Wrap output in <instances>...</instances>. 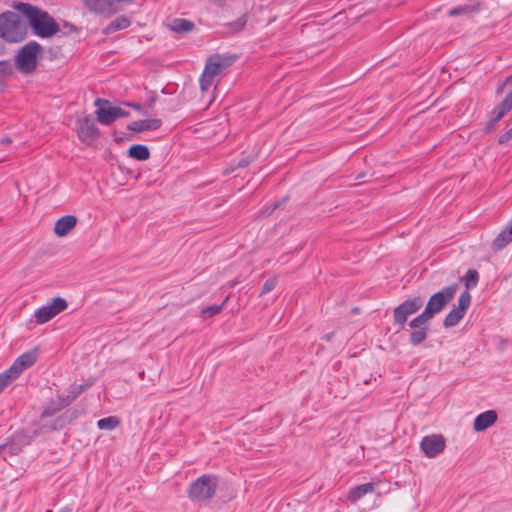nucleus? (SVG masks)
<instances>
[{"instance_id":"423d86ee","label":"nucleus","mask_w":512,"mask_h":512,"mask_svg":"<svg viewBox=\"0 0 512 512\" xmlns=\"http://www.w3.org/2000/svg\"><path fill=\"white\" fill-rule=\"evenodd\" d=\"M41 51V46L37 42L26 44L17 54L16 65L23 73L33 71L37 64V59Z\"/></svg>"},{"instance_id":"bb28decb","label":"nucleus","mask_w":512,"mask_h":512,"mask_svg":"<svg viewBox=\"0 0 512 512\" xmlns=\"http://www.w3.org/2000/svg\"><path fill=\"white\" fill-rule=\"evenodd\" d=\"M120 421L116 416L101 418L97 421V427L100 430H113L119 425Z\"/></svg>"},{"instance_id":"c756f323","label":"nucleus","mask_w":512,"mask_h":512,"mask_svg":"<svg viewBox=\"0 0 512 512\" xmlns=\"http://www.w3.org/2000/svg\"><path fill=\"white\" fill-rule=\"evenodd\" d=\"M494 113H495V115L487 122V124L485 126L486 132L492 131L495 128L498 121L505 115L498 108H495Z\"/></svg>"},{"instance_id":"58836bf2","label":"nucleus","mask_w":512,"mask_h":512,"mask_svg":"<svg viewBox=\"0 0 512 512\" xmlns=\"http://www.w3.org/2000/svg\"><path fill=\"white\" fill-rule=\"evenodd\" d=\"M512 139V128L499 137V143H505Z\"/></svg>"},{"instance_id":"9d476101","label":"nucleus","mask_w":512,"mask_h":512,"mask_svg":"<svg viewBox=\"0 0 512 512\" xmlns=\"http://www.w3.org/2000/svg\"><path fill=\"white\" fill-rule=\"evenodd\" d=\"M77 134L80 141L92 145L99 137V130L91 117L86 116L78 120Z\"/></svg>"},{"instance_id":"a211bd4d","label":"nucleus","mask_w":512,"mask_h":512,"mask_svg":"<svg viewBox=\"0 0 512 512\" xmlns=\"http://www.w3.org/2000/svg\"><path fill=\"white\" fill-rule=\"evenodd\" d=\"M512 242V226H506L492 241L491 249L498 252Z\"/></svg>"},{"instance_id":"f3484780","label":"nucleus","mask_w":512,"mask_h":512,"mask_svg":"<svg viewBox=\"0 0 512 512\" xmlns=\"http://www.w3.org/2000/svg\"><path fill=\"white\" fill-rule=\"evenodd\" d=\"M162 125V121L158 118L143 119L133 121L128 125V129L134 132H143L156 130Z\"/></svg>"},{"instance_id":"49530a36","label":"nucleus","mask_w":512,"mask_h":512,"mask_svg":"<svg viewBox=\"0 0 512 512\" xmlns=\"http://www.w3.org/2000/svg\"><path fill=\"white\" fill-rule=\"evenodd\" d=\"M4 446L3 445H0V453L2 452Z\"/></svg>"},{"instance_id":"ea45409f","label":"nucleus","mask_w":512,"mask_h":512,"mask_svg":"<svg viewBox=\"0 0 512 512\" xmlns=\"http://www.w3.org/2000/svg\"><path fill=\"white\" fill-rule=\"evenodd\" d=\"M512 84V75L507 77L503 85L498 88V93H501L506 85Z\"/></svg>"},{"instance_id":"e433bc0d","label":"nucleus","mask_w":512,"mask_h":512,"mask_svg":"<svg viewBox=\"0 0 512 512\" xmlns=\"http://www.w3.org/2000/svg\"><path fill=\"white\" fill-rule=\"evenodd\" d=\"M246 24V19L244 17H241L237 19L234 23L231 24L234 31L238 32L243 29V27Z\"/></svg>"},{"instance_id":"a19ab883","label":"nucleus","mask_w":512,"mask_h":512,"mask_svg":"<svg viewBox=\"0 0 512 512\" xmlns=\"http://www.w3.org/2000/svg\"><path fill=\"white\" fill-rule=\"evenodd\" d=\"M59 512H73V508L69 505L62 507Z\"/></svg>"},{"instance_id":"c03bdc74","label":"nucleus","mask_w":512,"mask_h":512,"mask_svg":"<svg viewBox=\"0 0 512 512\" xmlns=\"http://www.w3.org/2000/svg\"><path fill=\"white\" fill-rule=\"evenodd\" d=\"M371 380H372V377L369 380H364V384H366V385L369 384L371 382Z\"/></svg>"},{"instance_id":"37998d69","label":"nucleus","mask_w":512,"mask_h":512,"mask_svg":"<svg viewBox=\"0 0 512 512\" xmlns=\"http://www.w3.org/2000/svg\"><path fill=\"white\" fill-rule=\"evenodd\" d=\"M248 164H249V161H248V160H243V161H241V162L239 163V165H238V166H239V167H245V166H247Z\"/></svg>"},{"instance_id":"cd10ccee","label":"nucleus","mask_w":512,"mask_h":512,"mask_svg":"<svg viewBox=\"0 0 512 512\" xmlns=\"http://www.w3.org/2000/svg\"><path fill=\"white\" fill-rule=\"evenodd\" d=\"M65 407H60V400L56 397V399L51 400L49 404L45 407L42 412L43 416L49 417L64 409Z\"/></svg>"},{"instance_id":"f257e3e1","label":"nucleus","mask_w":512,"mask_h":512,"mask_svg":"<svg viewBox=\"0 0 512 512\" xmlns=\"http://www.w3.org/2000/svg\"><path fill=\"white\" fill-rule=\"evenodd\" d=\"M14 8L27 18L36 35L46 38L53 36L59 31L57 23L46 11L21 2L15 4Z\"/></svg>"},{"instance_id":"7c9ffc66","label":"nucleus","mask_w":512,"mask_h":512,"mask_svg":"<svg viewBox=\"0 0 512 512\" xmlns=\"http://www.w3.org/2000/svg\"><path fill=\"white\" fill-rule=\"evenodd\" d=\"M11 73V66L9 63L1 61L0 62V91L3 88V84L7 76Z\"/></svg>"},{"instance_id":"9b49d317","label":"nucleus","mask_w":512,"mask_h":512,"mask_svg":"<svg viewBox=\"0 0 512 512\" xmlns=\"http://www.w3.org/2000/svg\"><path fill=\"white\" fill-rule=\"evenodd\" d=\"M420 447L427 457L433 458L444 450L445 439L442 435L438 434L428 435L423 437Z\"/></svg>"},{"instance_id":"aec40b11","label":"nucleus","mask_w":512,"mask_h":512,"mask_svg":"<svg viewBox=\"0 0 512 512\" xmlns=\"http://www.w3.org/2000/svg\"><path fill=\"white\" fill-rule=\"evenodd\" d=\"M131 20L126 16L117 17L104 30L103 33L110 34L130 26Z\"/></svg>"},{"instance_id":"f704fd0d","label":"nucleus","mask_w":512,"mask_h":512,"mask_svg":"<svg viewBox=\"0 0 512 512\" xmlns=\"http://www.w3.org/2000/svg\"><path fill=\"white\" fill-rule=\"evenodd\" d=\"M78 222V218L74 215H65L56 220L55 224H76Z\"/></svg>"},{"instance_id":"0eeeda50","label":"nucleus","mask_w":512,"mask_h":512,"mask_svg":"<svg viewBox=\"0 0 512 512\" xmlns=\"http://www.w3.org/2000/svg\"><path fill=\"white\" fill-rule=\"evenodd\" d=\"M97 107V120L103 125H110L118 118L128 116V113L120 107L112 106L107 100L97 99L95 101Z\"/></svg>"},{"instance_id":"f8f14e48","label":"nucleus","mask_w":512,"mask_h":512,"mask_svg":"<svg viewBox=\"0 0 512 512\" xmlns=\"http://www.w3.org/2000/svg\"><path fill=\"white\" fill-rule=\"evenodd\" d=\"M37 361L36 351H27L18 356L13 364L7 369L16 379L27 368L33 366Z\"/></svg>"},{"instance_id":"ddd939ff","label":"nucleus","mask_w":512,"mask_h":512,"mask_svg":"<svg viewBox=\"0 0 512 512\" xmlns=\"http://www.w3.org/2000/svg\"><path fill=\"white\" fill-rule=\"evenodd\" d=\"M88 387L89 384H72L65 393H58L57 398L60 400V407H68Z\"/></svg>"},{"instance_id":"79ce46f5","label":"nucleus","mask_w":512,"mask_h":512,"mask_svg":"<svg viewBox=\"0 0 512 512\" xmlns=\"http://www.w3.org/2000/svg\"><path fill=\"white\" fill-rule=\"evenodd\" d=\"M10 142H11V139H10V138H3V139L0 141V143H1L2 145H7V144H9Z\"/></svg>"},{"instance_id":"412c9836","label":"nucleus","mask_w":512,"mask_h":512,"mask_svg":"<svg viewBox=\"0 0 512 512\" xmlns=\"http://www.w3.org/2000/svg\"><path fill=\"white\" fill-rule=\"evenodd\" d=\"M128 155L136 160L145 161L150 157V152L147 146L136 144L129 148Z\"/></svg>"},{"instance_id":"6e6552de","label":"nucleus","mask_w":512,"mask_h":512,"mask_svg":"<svg viewBox=\"0 0 512 512\" xmlns=\"http://www.w3.org/2000/svg\"><path fill=\"white\" fill-rule=\"evenodd\" d=\"M471 294L469 291L464 290L457 301V307H454L444 318L443 326L445 328H451L456 326L462 318L465 316L468 308L471 305Z\"/></svg>"},{"instance_id":"c85d7f7f","label":"nucleus","mask_w":512,"mask_h":512,"mask_svg":"<svg viewBox=\"0 0 512 512\" xmlns=\"http://www.w3.org/2000/svg\"><path fill=\"white\" fill-rule=\"evenodd\" d=\"M284 202H285V199H283L281 202L274 203L273 205L268 206L265 209H263L261 211V220H264L268 215H270L274 212L279 214V211L281 210V207Z\"/></svg>"},{"instance_id":"f03ea898","label":"nucleus","mask_w":512,"mask_h":512,"mask_svg":"<svg viewBox=\"0 0 512 512\" xmlns=\"http://www.w3.org/2000/svg\"><path fill=\"white\" fill-rule=\"evenodd\" d=\"M457 289V284H451L432 294L428 299L424 310L411 320V325L417 326L419 324H423L424 322H428L436 314L441 312L443 308L452 301Z\"/></svg>"},{"instance_id":"20e7f679","label":"nucleus","mask_w":512,"mask_h":512,"mask_svg":"<svg viewBox=\"0 0 512 512\" xmlns=\"http://www.w3.org/2000/svg\"><path fill=\"white\" fill-rule=\"evenodd\" d=\"M27 27L17 13L7 11L0 14V37L9 42H20L24 39Z\"/></svg>"},{"instance_id":"4468645a","label":"nucleus","mask_w":512,"mask_h":512,"mask_svg":"<svg viewBox=\"0 0 512 512\" xmlns=\"http://www.w3.org/2000/svg\"><path fill=\"white\" fill-rule=\"evenodd\" d=\"M497 421V413L494 410H487L476 416L473 428L477 432H482L491 427Z\"/></svg>"},{"instance_id":"5701e85b","label":"nucleus","mask_w":512,"mask_h":512,"mask_svg":"<svg viewBox=\"0 0 512 512\" xmlns=\"http://www.w3.org/2000/svg\"><path fill=\"white\" fill-rule=\"evenodd\" d=\"M169 27L176 33H186L193 29L194 24L186 19H175L171 22Z\"/></svg>"},{"instance_id":"c9c22d12","label":"nucleus","mask_w":512,"mask_h":512,"mask_svg":"<svg viewBox=\"0 0 512 512\" xmlns=\"http://www.w3.org/2000/svg\"><path fill=\"white\" fill-rule=\"evenodd\" d=\"M75 226H54V232L57 236L63 237L67 235Z\"/></svg>"},{"instance_id":"393cba45","label":"nucleus","mask_w":512,"mask_h":512,"mask_svg":"<svg viewBox=\"0 0 512 512\" xmlns=\"http://www.w3.org/2000/svg\"><path fill=\"white\" fill-rule=\"evenodd\" d=\"M229 297L227 296L224 301L219 305H210L207 307H202L200 310L201 316L206 319L207 317H213L221 312L223 307L226 305Z\"/></svg>"},{"instance_id":"a18cd8bd","label":"nucleus","mask_w":512,"mask_h":512,"mask_svg":"<svg viewBox=\"0 0 512 512\" xmlns=\"http://www.w3.org/2000/svg\"><path fill=\"white\" fill-rule=\"evenodd\" d=\"M133 107H134L135 109H137V110H139V109H140V106H139L138 104H134V105H133Z\"/></svg>"},{"instance_id":"39448f33","label":"nucleus","mask_w":512,"mask_h":512,"mask_svg":"<svg viewBox=\"0 0 512 512\" xmlns=\"http://www.w3.org/2000/svg\"><path fill=\"white\" fill-rule=\"evenodd\" d=\"M234 62V57L229 55L215 54L206 61L204 71L200 78V87L203 92L207 91L213 84L214 79Z\"/></svg>"},{"instance_id":"4c0bfd02","label":"nucleus","mask_w":512,"mask_h":512,"mask_svg":"<svg viewBox=\"0 0 512 512\" xmlns=\"http://www.w3.org/2000/svg\"><path fill=\"white\" fill-rule=\"evenodd\" d=\"M464 13H466L464 6L455 7L449 11L450 16H458Z\"/></svg>"},{"instance_id":"2eb2a0df","label":"nucleus","mask_w":512,"mask_h":512,"mask_svg":"<svg viewBox=\"0 0 512 512\" xmlns=\"http://www.w3.org/2000/svg\"><path fill=\"white\" fill-rule=\"evenodd\" d=\"M85 6L98 14H113L116 12L114 4L110 0H83Z\"/></svg>"},{"instance_id":"473e14b6","label":"nucleus","mask_w":512,"mask_h":512,"mask_svg":"<svg viewBox=\"0 0 512 512\" xmlns=\"http://www.w3.org/2000/svg\"><path fill=\"white\" fill-rule=\"evenodd\" d=\"M500 111L506 114L508 111L512 109V91L505 97V99L501 102L499 106H497Z\"/></svg>"},{"instance_id":"72a5a7b5","label":"nucleus","mask_w":512,"mask_h":512,"mask_svg":"<svg viewBox=\"0 0 512 512\" xmlns=\"http://www.w3.org/2000/svg\"><path fill=\"white\" fill-rule=\"evenodd\" d=\"M276 279L275 278H269L267 279L263 286L260 295H265L269 292H271L276 287Z\"/></svg>"},{"instance_id":"1a4fd4ad","label":"nucleus","mask_w":512,"mask_h":512,"mask_svg":"<svg viewBox=\"0 0 512 512\" xmlns=\"http://www.w3.org/2000/svg\"><path fill=\"white\" fill-rule=\"evenodd\" d=\"M68 306L67 301L62 297H55L51 303L43 305L35 310L34 317L37 324H44L64 311Z\"/></svg>"},{"instance_id":"6ab92c4d","label":"nucleus","mask_w":512,"mask_h":512,"mask_svg":"<svg viewBox=\"0 0 512 512\" xmlns=\"http://www.w3.org/2000/svg\"><path fill=\"white\" fill-rule=\"evenodd\" d=\"M374 491V483L368 482L361 485H357L350 489L348 494V500L352 503H356L365 495Z\"/></svg>"},{"instance_id":"7ed1b4c3","label":"nucleus","mask_w":512,"mask_h":512,"mask_svg":"<svg viewBox=\"0 0 512 512\" xmlns=\"http://www.w3.org/2000/svg\"><path fill=\"white\" fill-rule=\"evenodd\" d=\"M217 487L218 476L203 474L189 484L187 495L192 502L208 501L215 496Z\"/></svg>"},{"instance_id":"dca6fc26","label":"nucleus","mask_w":512,"mask_h":512,"mask_svg":"<svg viewBox=\"0 0 512 512\" xmlns=\"http://www.w3.org/2000/svg\"><path fill=\"white\" fill-rule=\"evenodd\" d=\"M408 325L412 329V332L409 336L410 344L413 346L422 344L428 336V322H424L423 324H419L417 326H412L410 321Z\"/></svg>"},{"instance_id":"b1692460","label":"nucleus","mask_w":512,"mask_h":512,"mask_svg":"<svg viewBox=\"0 0 512 512\" xmlns=\"http://www.w3.org/2000/svg\"><path fill=\"white\" fill-rule=\"evenodd\" d=\"M424 299L421 296L408 298L400 304L406 308L407 311L414 314L423 306Z\"/></svg>"},{"instance_id":"4be33fe9","label":"nucleus","mask_w":512,"mask_h":512,"mask_svg":"<svg viewBox=\"0 0 512 512\" xmlns=\"http://www.w3.org/2000/svg\"><path fill=\"white\" fill-rule=\"evenodd\" d=\"M409 311L406 310L404 306L399 304L397 307H395L393 311V318L395 324L399 325L401 329L404 328L405 324L407 323L408 317L411 315Z\"/></svg>"},{"instance_id":"2f4dec72","label":"nucleus","mask_w":512,"mask_h":512,"mask_svg":"<svg viewBox=\"0 0 512 512\" xmlns=\"http://www.w3.org/2000/svg\"><path fill=\"white\" fill-rule=\"evenodd\" d=\"M466 13L480 12L483 9L482 3L478 0H470L464 5Z\"/></svg>"},{"instance_id":"a878e982","label":"nucleus","mask_w":512,"mask_h":512,"mask_svg":"<svg viewBox=\"0 0 512 512\" xmlns=\"http://www.w3.org/2000/svg\"><path fill=\"white\" fill-rule=\"evenodd\" d=\"M466 290L475 288L479 282V273L476 269H469L463 277Z\"/></svg>"}]
</instances>
